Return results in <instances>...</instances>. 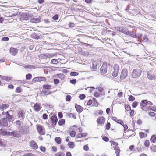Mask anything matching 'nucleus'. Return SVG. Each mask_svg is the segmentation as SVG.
<instances>
[{
  "mask_svg": "<svg viewBox=\"0 0 156 156\" xmlns=\"http://www.w3.org/2000/svg\"><path fill=\"white\" fill-rule=\"evenodd\" d=\"M141 69L136 68L133 70L131 75L133 78H136L139 77L141 74Z\"/></svg>",
  "mask_w": 156,
  "mask_h": 156,
  "instance_id": "1",
  "label": "nucleus"
},
{
  "mask_svg": "<svg viewBox=\"0 0 156 156\" xmlns=\"http://www.w3.org/2000/svg\"><path fill=\"white\" fill-rule=\"evenodd\" d=\"M3 131H4V130L2 129H0V133H2L3 135L4 134L5 135H9L16 137H18L19 136V133L16 132L12 131L9 133L5 132V133H4V132H3Z\"/></svg>",
  "mask_w": 156,
  "mask_h": 156,
  "instance_id": "2",
  "label": "nucleus"
},
{
  "mask_svg": "<svg viewBox=\"0 0 156 156\" xmlns=\"http://www.w3.org/2000/svg\"><path fill=\"white\" fill-rule=\"evenodd\" d=\"M113 68L114 71L112 73V75L113 77H116L118 74L119 67L118 65L115 64Z\"/></svg>",
  "mask_w": 156,
  "mask_h": 156,
  "instance_id": "3",
  "label": "nucleus"
},
{
  "mask_svg": "<svg viewBox=\"0 0 156 156\" xmlns=\"http://www.w3.org/2000/svg\"><path fill=\"white\" fill-rule=\"evenodd\" d=\"M53 56H54V55L53 54L45 53L39 55L38 57L40 58L44 59L46 57L49 58V57H52Z\"/></svg>",
  "mask_w": 156,
  "mask_h": 156,
  "instance_id": "4",
  "label": "nucleus"
},
{
  "mask_svg": "<svg viewBox=\"0 0 156 156\" xmlns=\"http://www.w3.org/2000/svg\"><path fill=\"white\" fill-rule=\"evenodd\" d=\"M107 65L105 64H103L100 69L101 74L102 75H104L106 74L107 73Z\"/></svg>",
  "mask_w": 156,
  "mask_h": 156,
  "instance_id": "5",
  "label": "nucleus"
},
{
  "mask_svg": "<svg viewBox=\"0 0 156 156\" xmlns=\"http://www.w3.org/2000/svg\"><path fill=\"white\" fill-rule=\"evenodd\" d=\"M129 13L132 14L133 16H136L140 13L139 9L136 7H135L133 9H132L131 11H129Z\"/></svg>",
  "mask_w": 156,
  "mask_h": 156,
  "instance_id": "6",
  "label": "nucleus"
},
{
  "mask_svg": "<svg viewBox=\"0 0 156 156\" xmlns=\"http://www.w3.org/2000/svg\"><path fill=\"white\" fill-rule=\"evenodd\" d=\"M128 71L127 70L124 69H123L121 72L120 78L122 80L125 79L128 75Z\"/></svg>",
  "mask_w": 156,
  "mask_h": 156,
  "instance_id": "7",
  "label": "nucleus"
},
{
  "mask_svg": "<svg viewBox=\"0 0 156 156\" xmlns=\"http://www.w3.org/2000/svg\"><path fill=\"white\" fill-rule=\"evenodd\" d=\"M0 125L1 126H8L7 120L5 118H2L0 119Z\"/></svg>",
  "mask_w": 156,
  "mask_h": 156,
  "instance_id": "8",
  "label": "nucleus"
},
{
  "mask_svg": "<svg viewBox=\"0 0 156 156\" xmlns=\"http://www.w3.org/2000/svg\"><path fill=\"white\" fill-rule=\"evenodd\" d=\"M24 111L23 110L18 111L17 113V116L18 118H20V120H23L25 118V116L24 115Z\"/></svg>",
  "mask_w": 156,
  "mask_h": 156,
  "instance_id": "9",
  "label": "nucleus"
},
{
  "mask_svg": "<svg viewBox=\"0 0 156 156\" xmlns=\"http://www.w3.org/2000/svg\"><path fill=\"white\" fill-rule=\"evenodd\" d=\"M5 115L6 118H5L8 122H10L14 118V116L12 115H11L9 113V111L5 112Z\"/></svg>",
  "mask_w": 156,
  "mask_h": 156,
  "instance_id": "10",
  "label": "nucleus"
},
{
  "mask_svg": "<svg viewBox=\"0 0 156 156\" xmlns=\"http://www.w3.org/2000/svg\"><path fill=\"white\" fill-rule=\"evenodd\" d=\"M147 78L151 80H154L155 79V76L154 74H152L151 71H148L147 72Z\"/></svg>",
  "mask_w": 156,
  "mask_h": 156,
  "instance_id": "11",
  "label": "nucleus"
},
{
  "mask_svg": "<svg viewBox=\"0 0 156 156\" xmlns=\"http://www.w3.org/2000/svg\"><path fill=\"white\" fill-rule=\"evenodd\" d=\"M37 129L39 133L40 134L44 135L45 133V132L44 130H43V128L40 125H38L37 127Z\"/></svg>",
  "mask_w": 156,
  "mask_h": 156,
  "instance_id": "12",
  "label": "nucleus"
},
{
  "mask_svg": "<svg viewBox=\"0 0 156 156\" xmlns=\"http://www.w3.org/2000/svg\"><path fill=\"white\" fill-rule=\"evenodd\" d=\"M147 101L146 100H143L140 104L141 108L143 110H144V108L147 105Z\"/></svg>",
  "mask_w": 156,
  "mask_h": 156,
  "instance_id": "13",
  "label": "nucleus"
},
{
  "mask_svg": "<svg viewBox=\"0 0 156 156\" xmlns=\"http://www.w3.org/2000/svg\"><path fill=\"white\" fill-rule=\"evenodd\" d=\"M9 51L12 55L15 56L18 52V50L16 48L11 47Z\"/></svg>",
  "mask_w": 156,
  "mask_h": 156,
  "instance_id": "14",
  "label": "nucleus"
},
{
  "mask_svg": "<svg viewBox=\"0 0 156 156\" xmlns=\"http://www.w3.org/2000/svg\"><path fill=\"white\" fill-rule=\"evenodd\" d=\"M105 120V119L103 116H101L98 118L97 119V122L98 124H104Z\"/></svg>",
  "mask_w": 156,
  "mask_h": 156,
  "instance_id": "15",
  "label": "nucleus"
},
{
  "mask_svg": "<svg viewBox=\"0 0 156 156\" xmlns=\"http://www.w3.org/2000/svg\"><path fill=\"white\" fill-rule=\"evenodd\" d=\"M30 145L31 147L34 149H36L38 148V146L37 143L34 141H32L30 142Z\"/></svg>",
  "mask_w": 156,
  "mask_h": 156,
  "instance_id": "16",
  "label": "nucleus"
},
{
  "mask_svg": "<svg viewBox=\"0 0 156 156\" xmlns=\"http://www.w3.org/2000/svg\"><path fill=\"white\" fill-rule=\"evenodd\" d=\"M51 121L52 122V123L55 125L58 121V119L57 116L55 115L52 116L51 118Z\"/></svg>",
  "mask_w": 156,
  "mask_h": 156,
  "instance_id": "17",
  "label": "nucleus"
},
{
  "mask_svg": "<svg viewBox=\"0 0 156 156\" xmlns=\"http://www.w3.org/2000/svg\"><path fill=\"white\" fill-rule=\"evenodd\" d=\"M75 108L76 110L78 113H81L83 111V109L82 107L80 105L76 104L75 105Z\"/></svg>",
  "mask_w": 156,
  "mask_h": 156,
  "instance_id": "18",
  "label": "nucleus"
},
{
  "mask_svg": "<svg viewBox=\"0 0 156 156\" xmlns=\"http://www.w3.org/2000/svg\"><path fill=\"white\" fill-rule=\"evenodd\" d=\"M9 107V105L7 104H2L0 105V110L1 111H3Z\"/></svg>",
  "mask_w": 156,
  "mask_h": 156,
  "instance_id": "19",
  "label": "nucleus"
},
{
  "mask_svg": "<svg viewBox=\"0 0 156 156\" xmlns=\"http://www.w3.org/2000/svg\"><path fill=\"white\" fill-rule=\"evenodd\" d=\"M98 65V63L96 62L93 61L92 62L91 69L94 70L96 69L97 68Z\"/></svg>",
  "mask_w": 156,
  "mask_h": 156,
  "instance_id": "20",
  "label": "nucleus"
},
{
  "mask_svg": "<svg viewBox=\"0 0 156 156\" xmlns=\"http://www.w3.org/2000/svg\"><path fill=\"white\" fill-rule=\"evenodd\" d=\"M0 77L1 79L8 82L9 81L11 80L10 78L8 77L7 76H3L0 75Z\"/></svg>",
  "mask_w": 156,
  "mask_h": 156,
  "instance_id": "21",
  "label": "nucleus"
},
{
  "mask_svg": "<svg viewBox=\"0 0 156 156\" xmlns=\"http://www.w3.org/2000/svg\"><path fill=\"white\" fill-rule=\"evenodd\" d=\"M34 108L37 112L39 111L41 108L37 104H35L34 106Z\"/></svg>",
  "mask_w": 156,
  "mask_h": 156,
  "instance_id": "22",
  "label": "nucleus"
},
{
  "mask_svg": "<svg viewBox=\"0 0 156 156\" xmlns=\"http://www.w3.org/2000/svg\"><path fill=\"white\" fill-rule=\"evenodd\" d=\"M30 21L34 23H38L40 22V20L38 18H34L31 19Z\"/></svg>",
  "mask_w": 156,
  "mask_h": 156,
  "instance_id": "23",
  "label": "nucleus"
},
{
  "mask_svg": "<svg viewBox=\"0 0 156 156\" xmlns=\"http://www.w3.org/2000/svg\"><path fill=\"white\" fill-rule=\"evenodd\" d=\"M51 93V91L50 90H44L42 91V94H43L44 95H47L50 94Z\"/></svg>",
  "mask_w": 156,
  "mask_h": 156,
  "instance_id": "24",
  "label": "nucleus"
},
{
  "mask_svg": "<svg viewBox=\"0 0 156 156\" xmlns=\"http://www.w3.org/2000/svg\"><path fill=\"white\" fill-rule=\"evenodd\" d=\"M60 59H54L51 60V63L55 64H57L59 62V61H58V60H61Z\"/></svg>",
  "mask_w": 156,
  "mask_h": 156,
  "instance_id": "25",
  "label": "nucleus"
},
{
  "mask_svg": "<svg viewBox=\"0 0 156 156\" xmlns=\"http://www.w3.org/2000/svg\"><path fill=\"white\" fill-rule=\"evenodd\" d=\"M150 141L153 143L155 142H156V135H152Z\"/></svg>",
  "mask_w": 156,
  "mask_h": 156,
  "instance_id": "26",
  "label": "nucleus"
},
{
  "mask_svg": "<svg viewBox=\"0 0 156 156\" xmlns=\"http://www.w3.org/2000/svg\"><path fill=\"white\" fill-rule=\"evenodd\" d=\"M68 145L70 148H73L75 146L74 143L72 142H69L68 143Z\"/></svg>",
  "mask_w": 156,
  "mask_h": 156,
  "instance_id": "27",
  "label": "nucleus"
},
{
  "mask_svg": "<svg viewBox=\"0 0 156 156\" xmlns=\"http://www.w3.org/2000/svg\"><path fill=\"white\" fill-rule=\"evenodd\" d=\"M55 140L58 144L61 143V139L59 137H56L55 138Z\"/></svg>",
  "mask_w": 156,
  "mask_h": 156,
  "instance_id": "28",
  "label": "nucleus"
},
{
  "mask_svg": "<svg viewBox=\"0 0 156 156\" xmlns=\"http://www.w3.org/2000/svg\"><path fill=\"white\" fill-rule=\"evenodd\" d=\"M42 87L44 89L48 90L51 89V86L47 84L43 85Z\"/></svg>",
  "mask_w": 156,
  "mask_h": 156,
  "instance_id": "29",
  "label": "nucleus"
},
{
  "mask_svg": "<svg viewBox=\"0 0 156 156\" xmlns=\"http://www.w3.org/2000/svg\"><path fill=\"white\" fill-rule=\"evenodd\" d=\"M24 67L26 69H34L35 68V66L33 65H25Z\"/></svg>",
  "mask_w": 156,
  "mask_h": 156,
  "instance_id": "30",
  "label": "nucleus"
},
{
  "mask_svg": "<svg viewBox=\"0 0 156 156\" xmlns=\"http://www.w3.org/2000/svg\"><path fill=\"white\" fill-rule=\"evenodd\" d=\"M55 156H65V153L62 152H60L56 153Z\"/></svg>",
  "mask_w": 156,
  "mask_h": 156,
  "instance_id": "31",
  "label": "nucleus"
},
{
  "mask_svg": "<svg viewBox=\"0 0 156 156\" xmlns=\"http://www.w3.org/2000/svg\"><path fill=\"white\" fill-rule=\"evenodd\" d=\"M65 120L64 119H62L59 120L58 122V124L59 125L62 126L65 124Z\"/></svg>",
  "mask_w": 156,
  "mask_h": 156,
  "instance_id": "32",
  "label": "nucleus"
},
{
  "mask_svg": "<svg viewBox=\"0 0 156 156\" xmlns=\"http://www.w3.org/2000/svg\"><path fill=\"white\" fill-rule=\"evenodd\" d=\"M79 73L76 72H72L70 73V75L71 76H76L78 75Z\"/></svg>",
  "mask_w": 156,
  "mask_h": 156,
  "instance_id": "33",
  "label": "nucleus"
},
{
  "mask_svg": "<svg viewBox=\"0 0 156 156\" xmlns=\"http://www.w3.org/2000/svg\"><path fill=\"white\" fill-rule=\"evenodd\" d=\"M71 98L72 97L70 95H67L66 96V101L68 102L70 101Z\"/></svg>",
  "mask_w": 156,
  "mask_h": 156,
  "instance_id": "34",
  "label": "nucleus"
},
{
  "mask_svg": "<svg viewBox=\"0 0 156 156\" xmlns=\"http://www.w3.org/2000/svg\"><path fill=\"white\" fill-rule=\"evenodd\" d=\"M76 133L74 131H71L70 132V134L71 137H74L75 136Z\"/></svg>",
  "mask_w": 156,
  "mask_h": 156,
  "instance_id": "35",
  "label": "nucleus"
},
{
  "mask_svg": "<svg viewBox=\"0 0 156 156\" xmlns=\"http://www.w3.org/2000/svg\"><path fill=\"white\" fill-rule=\"evenodd\" d=\"M68 115L70 118H73L74 119H76V116L74 114L72 113H69L68 114Z\"/></svg>",
  "mask_w": 156,
  "mask_h": 156,
  "instance_id": "36",
  "label": "nucleus"
},
{
  "mask_svg": "<svg viewBox=\"0 0 156 156\" xmlns=\"http://www.w3.org/2000/svg\"><path fill=\"white\" fill-rule=\"evenodd\" d=\"M39 81H46V78L44 77H39Z\"/></svg>",
  "mask_w": 156,
  "mask_h": 156,
  "instance_id": "37",
  "label": "nucleus"
},
{
  "mask_svg": "<svg viewBox=\"0 0 156 156\" xmlns=\"http://www.w3.org/2000/svg\"><path fill=\"white\" fill-rule=\"evenodd\" d=\"M32 77V75L30 73H28L26 76V79L29 80L31 79Z\"/></svg>",
  "mask_w": 156,
  "mask_h": 156,
  "instance_id": "38",
  "label": "nucleus"
},
{
  "mask_svg": "<svg viewBox=\"0 0 156 156\" xmlns=\"http://www.w3.org/2000/svg\"><path fill=\"white\" fill-rule=\"evenodd\" d=\"M140 136L141 138H142L144 136H146L147 135H145V134L143 132H141L139 133Z\"/></svg>",
  "mask_w": 156,
  "mask_h": 156,
  "instance_id": "39",
  "label": "nucleus"
},
{
  "mask_svg": "<svg viewBox=\"0 0 156 156\" xmlns=\"http://www.w3.org/2000/svg\"><path fill=\"white\" fill-rule=\"evenodd\" d=\"M135 98L134 97H133L132 95H130L129 96V98H128L129 100V101H133L135 100Z\"/></svg>",
  "mask_w": 156,
  "mask_h": 156,
  "instance_id": "40",
  "label": "nucleus"
},
{
  "mask_svg": "<svg viewBox=\"0 0 156 156\" xmlns=\"http://www.w3.org/2000/svg\"><path fill=\"white\" fill-rule=\"evenodd\" d=\"M22 90L20 87H18L16 88V92L17 93H19L21 92Z\"/></svg>",
  "mask_w": 156,
  "mask_h": 156,
  "instance_id": "41",
  "label": "nucleus"
},
{
  "mask_svg": "<svg viewBox=\"0 0 156 156\" xmlns=\"http://www.w3.org/2000/svg\"><path fill=\"white\" fill-rule=\"evenodd\" d=\"M144 144L146 147H148L149 145V141L148 140H146Z\"/></svg>",
  "mask_w": 156,
  "mask_h": 156,
  "instance_id": "42",
  "label": "nucleus"
},
{
  "mask_svg": "<svg viewBox=\"0 0 156 156\" xmlns=\"http://www.w3.org/2000/svg\"><path fill=\"white\" fill-rule=\"evenodd\" d=\"M149 39L147 35H144L143 37V41L144 42H146L148 41Z\"/></svg>",
  "mask_w": 156,
  "mask_h": 156,
  "instance_id": "43",
  "label": "nucleus"
},
{
  "mask_svg": "<svg viewBox=\"0 0 156 156\" xmlns=\"http://www.w3.org/2000/svg\"><path fill=\"white\" fill-rule=\"evenodd\" d=\"M77 81L76 79L71 80H70V82L72 84H75L76 83Z\"/></svg>",
  "mask_w": 156,
  "mask_h": 156,
  "instance_id": "44",
  "label": "nucleus"
},
{
  "mask_svg": "<svg viewBox=\"0 0 156 156\" xmlns=\"http://www.w3.org/2000/svg\"><path fill=\"white\" fill-rule=\"evenodd\" d=\"M151 149L152 151L154 152L156 151V146H153L151 147Z\"/></svg>",
  "mask_w": 156,
  "mask_h": 156,
  "instance_id": "45",
  "label": "nucleus"
},
{
  "mask_svg": "<svg viewBox=\"0 0 156 156\" xmlns=\"http://www.w3.org/2000/svg\"><path fill=\"white\" fill-rule=\"evenodd\" d=\"M79 98L81 100H83L85 98V95L84 94H81L80 95Z\"/></svg>",
  "mask_w": 156,
  "mask_h": 156,
  "instance_id": "46",
  "label": "nucleus"
},
{
  "mask_svg": "<svg viewBox=\"0 0 156 156\" xmlns=\"http://www.w3.org/2000/svg\"><path fill=\"white\" fill-rule=\"evenodd\" d=\"M138 105V103L136 101L134 102L132 105V106L133 108H136L137 107Z\"/></svg>",
  "mask_w": 156,
  "mask_h": 156,
  "instance_id": "47",
  "label": "nucleus"
},
{
  "mask_svg": "<svg viewBox=\"0 0 156 156\" xmlns=\"http://www.w3.org/2000/svg\"><path fill=\"white\" fill-rule=\"evenodd\" d=\"M34 38L36 39H38L40 38V35L39 34L37 33H35L34 36Z\"/></svg>",
  "mask_w": 156,
  "mask_h": 156,
  "instance_id": "48",
  "label": "nucleus"
},
{
  "mask_svg": "<svg viewBox=\"0 0 156 156\" xmlns=\"http://www.w3.org/2000/svg\"><path fill=\"white\" fill-rule=\"evenodd\" d=\"M110 128V124L109 122H107L106 126V129L107 130L109 129Z\"/></svg>",
  "mask_w": 156,
  "mask_h": 156,
  "instance_id": "49",
  "label": "nucleus"
},
{
  "mask_svg": "<svg viewBox=\"0 0 156 156\" xmlns=\"http://www.w3.org/2000/svg\"><path fill=\"white\" fill-rule=\"evenodd\" d=\"M136 37H137L139 39H140L142 36V34L141 33H136Z\"/></svg>",
  "mask_w": 156,
  "mask_h": 156,
  "instance_id": "50",
  "label": "nucleus"
},
{
  "mask_svg": "<svg viewBox=\"0 0 156 156\" xmlns=\"http://www.w3.org/2000/svg\"><path fill=\"white\" fill-rule=\"evenodd\" d=\"M54 82L55 84H57L59 83V80L58 79H54Z\"/></svg>",
  "mask_w": 156,
  "mask_h": 156,
  "instance_id": "51",
  "label": "nucleus"
},
{
  "mask_svg": "<svg viewBox=\"0 0 156 156\" xmlns=\"http://www.w3.org/2000/svg\"><path fill=\"white\" fill-rule=\"evenodd\" d=\"M122 27H116L114 28L115 30H116L120 32L121 30V29Z\"/></svg>",
  "mask_w": 156,
  "mask_h": 156,
  "instance_id": "52",
  "label": "nucleus"
},
{
  "mask_svg": "<svg viewBox=\"0 0 156 156\" xmlns=\"http://www.w3.org/2000/svg\"><path fill=\"white\" fill-rule=\"evenodd\" d=\"M58 18V16L57 14H56L55 15L52 17V19L55 20H57Z\"/></svg>",
  "mask_w": 156,
  "mask_h": 156,
  "instance_id": "53",
  "label": "nucleus"
},
{
  "mask_svg": "<svg viewBox=\"0 0 156 156\" xmlns=\"http://www.w3.org/2000/svg\"><path fill=\"white\" fill-rule=\"evenodd\" d=\"M111 144H112L113 145H114L115 146H118V144L117 143L115 142L114 141H111Z\"/></svg>",
  "mask_w": 156,
  "mask_h": 156,
  "instance_id": "54",
  "label": "nucleus"
},
{
  "mask_svg": "<svg viewBox=\"0 0 156 156\" xmlns=\"http://www.w3.org/2000/svg\"><path fill=\"white\" fill-rule=\"evenodd\" d=\"M117 122L118 123L120 124L121 125H123V122L122 121V120L120 119H119L117 121Z\"/></svg>",
  "mask_w": 156,
  "mask_h": 156,
  "instance_id": "55",
  "label": "nucleus"
},
{
  "mask_svg": "<svg viewBox=\"0 0 156 156\" xmlns=\"http://www.w3.org/2000/svg\"><path fill=\"white\" fill-rule=\"evenodd\" d=\"M125 109L126 111H129L131 110V107L129 105L126 106L125 107Z\"/></svg>",
  "mask_w": 156,
  "mask_h": 156,
  "instance_id": "56",
  "label": "nucleus"
},
{
  "mask_svg": "<svg viewBox=\"0 0 156 156\" xmlns=\"http://www.w3.org/2000/svg\"><path fill=\"white\" fill-rule=\"evenodd\" d=\"M58 116L60 119L62 118L63 117V114L61 112H60L58 113Z\"/></svg>",
  "mask_w": 156,
  "mask_h": 156,
  "instance_id": "57",
  "label": "nucleus"
},
{
  "mask_svg": "<svg viewBox=\"0 0 156 156\" xmlns=\"http://www.w3.org/2000/svg\"><path fill=\"white\" fill-rule=\"evenodd\" d=\"M103 140L107 142L109 140V139L105 136H104L102 138Z\"/></svg>",
  "mask_w": 156,
  "mask_h": 156,
  "instance_id": "58",
  "label": "nucleus"
},
{
  "mask_svg": "<svg viewBox=\"0 0 156 156\" xmlns=\"http://www.w3.org/2000/svg\"><path fill=\"white\" fill-rule=\"evenodd\" d=\"M100 95V94L97 92H94V95L96 98L99 97Z\"/></svg>",
  "mask_w": 156,
  "mask_h": 156,
  "instance_id": "59",
  "label": "nucleus"
},
{
  "mask_svg": "<svg viewBox=\"0 0 156 156\" xmlns=\"http://www.w3.org/2000/svg\"><path fill=\"white\" fill-rule=\"evenodd\" d=\"M43 118L44 119H48V115L46 114H44L43 115Z\"/></svg>",
  "mask_w": 156,
  "mask_h": 156,
  "instance_id": "60",
  "label": "nucleus"
},
{
  "mask_svg": "<svg viewBox=\"0 0 156 156\" xmlns=\"http://www.w3.org/2000/svg\"><path fill=\"white\" fill-rule=\"evenodd\" d=\"M131 37L133 38H136V34H133V32L132 31L131 33V35H130Z\"/></svg>",
  "mask_w": 156,
  "mask_h": 156,
  "instance_id": "61",
  "label": "nucleus"
},
{
  "mask_svg": "<svg viewBox=\"0 0 156 156\" xmlns=\"http://www.w3.org/2000/svg\"><path fill=\"white\" fill-rule=\"evenodd\" d=\"M149 115L151 116L154 117L155 115V114L153 112H150L149 113Z\"/></svg>",
  "mask_w": 156,
  "mask_h": 156,
  "instance_id": "62",
  "label": "nucleus"
},
{
  "mask_svg": "<svg viewBox=\"0 0 156 156\" xmlns=\"http://www.w3.org/2000/svg\"><path fill=\"white\" fill-rule=\"evenodd\" d=\"M83 149L86 151H87L89 150V147L87 145H85L83 147Z\"/></svg>",
  "mask_w": 156,
  "mask_h": 156,
  "instance_id": "63",
  "label": "nucleus"
},
{
  "mask_svg": "<svg viewBox=\"0 0 156 156\" xmlns=\"http://www.w3.org/2000/svg\"><path fill=\"white\" fill-rule=\"evenodd\" d=\"M40 149L41 151L42 152H44L45 150V147L42 146H41L40 147Z\"/></svg>",
  "mask_w": 156,
  "mask_h": 156,
  "instance_id": "64",
  "label": "nucleus"
}]
</instances>
